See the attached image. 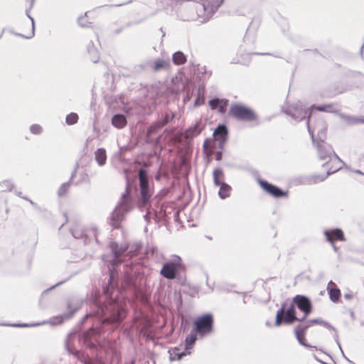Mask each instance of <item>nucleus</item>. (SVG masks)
I'll return each mask as SVG.
<instances>
[{"label":"nucleus","mask_w":364,"mask_h":364,"mask_svg":"<svg viewBox=\"0 0 364 364\" xmlns=\"http://www.w3.org/2000/svg\"><path fill=\"white\" fill-rule=\"evenodd\" d=\"M141 243L135 244L129 248L128 245H119L116 242H111L109 248L112 259L108 261L109 277L107 284L103 289L102 296L95 294L92 298L93 304L92 311L86 314L79 322L82 326L88 318L95 317L101 325L119 324L126 316V310L122 301L118 297V273L117 268L127 257L136 256L141 250Z\"/></svg>","instance_id":"f257e3e1"},{"label":"nucleus","mask_w":364,"mask_h":364,"mask_svg":"<svg viewBox=\"0 0 364 364\" xmlns=\"http://www.w3.org/2000/svg\"><path fill=\"white\" fill-rule=\"evenodd\" d=\"M296 308L301 312L309 315L313 311V304L311 299L306 295L296 294L291 301L290 306L287 308L286 303H283L282 306L277 311L275 316L276 326H280L284 323L291 325L297 319Z\"/></svg>","instance_id":"f03ea898"},{"label":"nucleus","mask_w":364,"mask_h":364,"mask_svg":"<svg viewBox=\"0 0 364 364\" xmlns=\"http://www.w3.org/2000/svg\"><path fill=\"white\" fill-rule=\"evenodd\" d=\"M135 200L132 195L131 188L127 181L124 193L122 194L119 200L108 218L109 225L114 229L120 228L126 215L133 210Z\"/></svg>","instance_id":"7ed1b4c3"},{"label":"nucleus","mask_w":364,"mask_h":364,"mask_svg":"<svg viewBox=\"0 0 364 364\" xmlns=\"http://www.w3.org/2000/svg\"><path fill=\"white\" fill-rule=\"evenodd\" d=\"M82 300L77 296H71L67 299L66 307L68 309V313H65L60 316H55L50 318L49 321H44L42 323H12V324H4L5 326H10L14 327H32L38 326L43 324L50 323L52 326L61 324L65 320L70 318L81 307Z\"/></svg>","instance_id":"20e7f679"},{"label":"nucleus","mask_w":364,"mask_h":364,"mask_svg":"<svg viewBox=\"0 0 364 364\" xmlns=\"http://www.w3.org/2000/svg\"><path fill=\"white\" fill-rule=\"evenodd\" d=\"M283 112L296 122L306 119L308 132L311 136V140L314 142L315 141L314 130L311 127L312 109L311 107H306L304 106L301 101H298L295 104L291 105L286 108H283Z\"/></svg>","instance_id":"39448f33"},{"label":"nucleus","mask_w":364,"mask_h":364,"mask_svg":"<svg viewBox=\"0 0 364 364\" xmlns=\"http://www.w3.org/2000/svg\"><path fill=\"white\" fill-rule=\"evenodd\" d=\"M214 318L211 313H205L198 316L193 321V331L199 338H204L213 331Z\"/></svg>","instance_id":"423d86ee"},{"label":"nucleus","mask_w":364,"mask_h":364,"mask_svg":"<svg viewBox=\"0 0 364 364\" xmlns=\"http://www.w3.org/2000/svg\"><path fill=\"white\" fill-rule=\"evenodd\" d=\"M229 114L241 122H252L258 118L257 114L252 108L241 103L231 104Z\"/></svg>","instance_id":"0eeeda50"},{"label":"nucleus","mask_w":364,"mask_h":364,"mask_svg":"<svg viewBox=\"0 0 364 364\" xmlns=\"http://www.w3.org/2000/svg\"><path fill=\"white\" fill-rule=\"evenodd\" d=\"M197 2L196 9L199 17L208 21L215 13L223 0H193Z\"/></svg>","instance_id":"6e6552de"},{"label":"nucleus","mask_w":364,"mask_h":364,"mask_svg":"<svg viewBox=\"0 0 364 364\" xmlns=\"http://www.w3.org/2000/svg\"><path fill=\"white\" fill-rule=\"evenodd\" d=\"M183 268L181 258L178 255H173L169 261L163 264L160 274L167 279H173Z\"/></svg>","instance_id":"1a4fd4ad"},{"label":"nucleus","mask_w":364,"mask_h":364,"mask_svg":"<svg viewBox=\"0 0 364 364\" xmlns=\"http://www.w3.org/2000/svg\"><path fill=\"white\" fill-rule=\"evenodd\" d=\"M139 189L140 196L138 200L139 208L142 210V208L151 207L150 198L152 194V191L149 187V180L146 176L139 174Z\"/></svg>","instance_id":"9d476101"},{"label":"nucleus","mask_w":364,"mask_h":364,"mask_svg":"<svg viewBox=\"0 0 364 364\" xmlns=\"http://www.w3.org/2000/svg\"><path fill=\"white\" fill-rule=\"evenodd\" d=\"M213 183L215 186L220 187L218 196L220 199L224 200L230 195L231 186L227 183L223 181L224 179V172L220 168H216L213 170Z\"/></svg>","instance_id":"9b49d317"},{"label":"nucleus","mask_w":364,"mask_h":364,"mask_svg":"<svg viewBox=\"0 0 364 364\" xmlns=\"http://www.w3.org/2000/svg\"><path fill=\"white\" fill-rule=\"evenodd\" d=\"M103 331L100 326H91L87 331L83 332L81 335V341L88 348L95 349L100 344L96 336Z\"/></svg>","instance_id":"f8f14e48"},{"label":"nucleus","mask_w":364,"mask_h":364,"mask_svg":"<svg viewBox=\"0 0 364 364\" xmlns=\"http://www.w3.org/2000/svg\"><path fill=\"white\" fill-rule=\"evenodd\" d=\"M161 128L156 122L150 125L145 134L146 143L151 144L155 148H161L162 134L159 133Z\"/></svg>","instance_id":"ddd939ff"},{"label":"nucleus","mask_w":364,"mask_h":364,"mask_svg":"<svg viewBox=\"0 0 364 364\" xmlns=\"http://www.w3.org/2000/svg\"><path fill=\"white\" fill-rule=\"evenodd\" d=\"M257 183L267 193L275 198H286L288 196L287 191H284L279 186L272 184L266 180L258 178Z\"/></svg>","instance_id":"4468645a"},{"label":"nucleus","mask_w":364,"mask_h":364,"mask_svg":"<svg viewBox=\"0 0 364 364\" xmlns=\"http://www.w3.org/2000/svg\"><path fill=\"white\" fill-rule=\"evenodd\" d=\"M72 336V334L70 333L67 336V339L65 341V348L68 352L72 355H73L82 364H107L105 363L101 358H87L85 355L79 350H73L70 346L68 340L70 337Z\"/></svg>","instance_id":"2eb2a0df"},{"label":"nucleus","mask_w":364,"mask_h":364,"mask_svg":"<svg viewBox=\"0 0 364 364\" xmlns=\"http://www.w3.org/2000/svg\"><path fill=\"white\" fill-rule=\"evenodd\" d=\"M316 146L319 159L323 161H326L323 164V167L327 166L328 161L331 160L332 154H333L336 159L340 160L338 156L333 151L331 146L326 141L318 142V144H316Z\"/></svg>","instance_id":"dca6fc26"},{"label":"nucleus","mask_w":364,"mask_h":364,"mask_svg":"<svg viewBox=\"0 0 364 364\" xmlns=\"http://www.w3.org/2000/svg\"><path fill=\"white\" fill-rule=\"evenodd\" d=\"M312 129L314 130V135L315 141L314 144L318 142L325 141L326 139L327 124L322 119H318L314 124H311Z\"/></svg>","instance_id":"f3484780"},{"label":"nucleus","mask_w":364,"mask_h":364,"mask_svg":"<svg viewBox=\"0 0 364 364\" xmlns=\"http://www.w3.org/2000/svg\"><path fill=\"white\" fill-rule=\"evenodd\" d=\"M228 129L225 124H219L213 132L215 141H218V148L223 150L228 139Z\"/></svg>","instance_id":"a211bd4d"},{"label":"nucleus","mask_w":364,"mask_h":364,"mask_svg":"<svg viewBox=\"0 0 364 364\" xmlns=\"http://www.w3.org/2000/svg\"><path fill=\"white\" fill-rule=\"evenodd\" d=\"M338 170L339 168H336L334 170H331V168H329L327 170L326 174H312L304 176L303 178L302 183L305 185H312L319 182H322L325 181L328 176Z\"/></svg>","instance_id":"6ab92c4d"},{"label":"nucleus","mask_w":364,"mask_h":364,"mask_svg":"<svg viewBox=\"0 0 364 364\" xmlns=\"http://www.w3.org/2000/svg\"><path fill=\"white\" fill-rule=\"evenodd\" d=\"M323 234L326 240L333 244L335 240L345 241L346 238L343 230L340 228L325 230Z\"/></svg>","instance_id":"aec40b11"},{"label":"nucleus","mask_w":364,"mask_h":364,"mask_svg":"<svg viewBox=\"0 0 364 364\" xmlns=\"http://www.w3.org/2000/svg\"><path fill=\"white\" fill-rule=\"evenodd\" d=\"M208 105L211 109H217L220 113L223 114L226 111L228 100L215 97L209 100Z\"/></svg>","instance_id":"412c9836"},{"label":"nucleus","mask_w":364,"mask_h":364,"mask_svg":"<svg viewBox=\"0 0 364 364\" xmlns=\"http://www.w3.org/2000/svg\"><path fill=\"white\" fill-rule=\"evenodd\" d=\"M327 290L330 299L333 302H338L341 297V291L337 287L336 284L332 281H330L327 286Z\"/></svg>","instance_id":"4be33fe9"},{"label":"nucleus","mask_w":364,"mask_h":364,"mask_svg":"<svg viewBox=\"0 0 364 364\" xmlns=\"http://www.w3.org/2000/svg\"><path fill=\"white\" fill-rule=\"evenodd\" d=\"M35 4V0H30V5L28 9H26V15L31 21V31L28 36H24L23 34L18 33L17 36H22L25 38H31L35 35V21L33 18L30 15L31 10L33 9Z\"/></svg>","instance_id":"5701e85b"},{"label":"nucleus","mask_w":364,"mask_h":364,"mask_svg":"<svg viewBox=\"0 0 364 364\" xmlns=\"http://www.w3.org/2000/svg\"><path fill=\"white\" fill-rule=\"evenodd\" d=\"M111 123L114 127L117 129H122L127 124V117L123 114H115L112 117Z\"/></svg>","instance_id":"b1692460"},{"label":"nucleus","mask_w":364,"mask_h":364,"mask_svg":"<svg viewBox=\"0 0 364 364\" xmlns=\"http://www.w3.org/2000/svg\"><path fill=\"white\" fill-rule=\"evenodd\" d=\"M87 51L90 55V58L93 63H97L100 60V53L95 46L94 43L90 41L87 45Z\"/></svg>","instance_id":"393cba45"},{"label":"nucleus","mask_w":364,"mask_h":364,"mask_svg":"<svg viewBox=\"0 0 364 364\" xmlns=\"http://www.w3.org/2000/svg\"><path fill=\"white\" fill-rule=\"evenodd\" d=\"M311 108L313 109H316L318 112H329V113H336L338 115L339 111L336 107L334 104H326V105H312L311 106Z\"/></svg>","instance_id":"a878e982"},{"label":"nucleus","mask_w":364,"mask_h":364,"mask_svg":"<svg viewBox=\"0 0 364 364\" xmlns=\"http://www.w3.org/2000/svg\"><path fill=\"white\" fill-rule=\"evenodd\" d=\"M176 117V114L172 112H167L162 114L161 118H159L156 122L160 125L162 129L164 127L171 122Z\"/></svg>","instance_id":"bb28decb"},{"label":"nucleus","mask_w":364,"mask_h":364,"mask_svg":"<svg viewBox=\"0 0 364 364\" xmlns=\"http://www.w3.org/2000/svg\"><path fill=\"white\" fill-rule=\"evenodd\" d=\"M95 159L100 166H103L107 161V152L104 148H98L95 151Z\"/></svg>","instance_id":"cd10ccee"},{"label":"nucleus","mask_w":364,"mask_h":364,"mask_svg":"<svg viewBox=\"0 0 364 364\" xmlns=\"http://www.w3.org/2000/svg\"><path fill=\"white\" fill-rule=\"evenodd\" d=\"M197 336L198 334L192 330L186 336L184 343V350L186 352H189V350L193 348L197 340Z\"/></svg>","instance_id":"c85d7f7f"},{"label":"nucleus","mask_w":364,"mask_h":364,"mask_svg":"<svg viewBox=\"0 0 364 364\" xmlns=\"http://www.w3.org/2000/svg\"><path fill=\"white\" fill-rule=\"evenodd\" d=\"M77 166H78V165L76 166L74 171H73L71 176L70 178V180L68 182L63 183L58 188V196H60V197L64 196L68 191L70 186L71 181L73 179V178L75 176Z\"/></svg>","instance_id":"c756f323"},{"label":"nucleus","mask_w":364,"mask_h":364,"mask_svg":"<svg viewBox=\"0 0 364 364\" xmlns=\"http://www.w3.org/2000/svg\"><path fill=\"white\" fill-rule=\"evenodd\" d=\"M203 128L204 125L202 124L201 122H197L194 125L188 127L186 132L188 136L194 137L198 136Z\"/></svg>","instance_id":"7c9ffc66"},{"label":"nucleus","mask_w":364,"mask_h":364,"mask_svg":"<svg viewBox=\"0 0 364 364\" xmlns=\"http://www.w3.org/2000/svg\"><path fill=\"white\" fill-rule=\"evenodd\" d=\"M169 353V358L171 361L173 360H179L183 356L190 354V352H186L185 350L182 352H180L179 348H174L168 351Z\"/></svg>","instance_id":"2f4dec72"},{"label":"nucleus","mask_w":364,"mask_h":364,"mask_svg":"<svg viewBox=\"0 0 364 364\" xmlns=\"http://www.w3.org/2000/svg\"><path fill=\"white\" fill-rule=\"evenodd\" d=\"M186 60V55L181 51H176L172 55V61L176 65H183Z\"/></svg>","instance_id":"473e14b6"},{"label":"nucleus","mask_w":364,"mask_h":364,"mask_svg":"<svg viewBox=\"0 0 364 364\" xmlns=\"http://www.w3.org/2000/svg\"><path fill=\"white\" fill-rule=\"evenodd\" d=\"M122 286L124 288L135 289L136 287L135 278L132 274H126L122 282Z\"/></svg>","instance_id":"72a5a7b5"},{"label":"nucleus","mask_w":364,"mask_h":364,"mask_svg":"<svg viewBox=\"0 0 364 364\" xmlns=\"http://www.w3.org/2000/svg\"><path fill=\"white\" fill-rule=\"evenodd\" d=\"M169 65V63L165 60L158 58L153 64V70L155 72H158L163 69H166Z\"/></svg>","instance_id":"f704fd0d"},{"label":"nucleus","mask_w":364,"mask_h":364,"mask_svg":"<svg viewBox=\"0 0 364 364\" xmlns=\"http://www.w3.org/2000/svg\"><path fill=\"white\" fill-rule=\"evenodd\" d=\"M338 116L343 119L348 126H353L358 124V117L353 115H348L342 112L338 113Z\"/></svg>","instance_id":"c9c22d12"},{"label":"nucleus","mask_w":364,"mask_h":364,"mask_svg":"<svg viewBox=\"0 0 364 364\" xmlns=\"http://www.w3.org/2000/svg\"><path fill=\"white\" fill-rule=\"evenodd\" d=\"M204 90H205V88L203 86H199L198 90V95L194 101L195 107H199L204 104V102H205V97L203 96Z\"/></svg>","instance_id":"e433bc0d"},{"label":"nucleus","mask_w":364,"mask_h":364,"mask_svg":"<svg viewBox=\"0 0 364 364\" xmlns=\"http://www.w3.org/2000/svg\"><path fill=\"white\" fill-rule=\"evenodd\" d=\"M294 332L295 336L296 338V340L298 341V342L300 345H301L304 347L308 348H314V346H311V345L306 343V341H305L306 333H301V331H295V330H294Z\"/></svg>","instance_id":"4c0bfd02"},{"label":"nucleus","mask_w":364,"mask_h":364,"mask_svg":"<svg viewBox=\"0 0 364 364\" xmlns=\"http://www.w3.org/2000/svg\"><path fill=\"white\" fill-rule=\"evenodd\" d=\"M255 22L252 21L250 23L249 27L247 29L245 36V42L247 43L250 41V38H252V43H254L255 42Z\"/></svg>","instance_id":"58836bf2"},{"label":"nucleus","mask_w":364,"mask_h":364,"mask_svg":"<svg viewBox=\"0 0 364 364\" xmlns=\"http://www.w3.org/2000/svg\"><path fill=\"white\" fill-rule=\"evenodd\" d=\"M309 323H311V324H321L323 326L326 327L327 328L331 329L333 331H336V328L333 327L331 324H330L328 322L322 320L321 318H312L309 319Z\"/></svg>","instance_id":"ea45409f"},{"label":"nucleus","mask_w":364,"mask_h":364,"mask_svg":"<svg viewBox=\"0 0 364 364\" xmlns=\"http://www.w3.org/2000/svg\"><path fill=\"white\" fill-rule=\"evenodd\" d=\"M14 188V183L11 180H4L0 182L1 191H11Z\"/></svg>","instance_id":"a19ab883"},{"label":"nucleus","mask_w":364,"mask_h":364,"mask_svg":"<svg viewBox=\"0 0 364 364\" xmlns=\"http://www.w3.org/2000/svg\"><path fill=\"white\" fill-rule=\"evenodd\" d=\"M78 114L75 112H70L65 117V122L68 125L75 124L78 121Z\"/></svg>","instance_id":"79ce46f5"},{"label":"nucleus","mask_w":364,"mask_h":364,"mask_svg":"<svg viewBox=\"0 0 364 364\" xmlns=\"http://www.w3.org/2000/svg\"><path fill=\"white\" fill-rule=\"evenodd\" d=\"M193 95V90H191L188 86L184 87V93L183 97V103L186 104L189 102Z\"/></svg>","instance_id":"37998d69"},{"label":"nucleus","mask_w":364,"mask_h":364,"mask_svg":"<svg viewBox=\"0 0 364 364\" xmlns=\"http://www.w3.org/2000/svg\"><path fill=\"white\" fill-rule=\"evenodd\" d=\"M311 326V323H309V320L306 321V322L296 325L294 327L295 331H299L302 333H306L307 329Z\"/></svg>","instance_id":"c03bdc74"},{"label":"nucleus","mask_w":364,"mask_h":364,"mask_svg":"<svg viewBox=\"0 0 364 364\" xmlns=\"http://www.w3.org/2000/svg\"><path fill=\"white\" fill-rule=\"evenodd\" d=\"M30 132L33 134L38 135L42 133L43 128L41 125H39L38 124H33L30 127Z\"/></svg>","instance_id":"a18cd8bd"},{"label":"nucleus","mask_w":364,"mask_h":364,"mask_svg":"<svg viewBox=\"0 0 364 364\" xmlns=\"http://www.w3.org/2000/svg\"><path fill=\"white\" fill-rule=\"evenodd\" d=\"M71 232H72L73 236L76 239L83 238L85 236L84 232L77 228L71 230Z\"/></svg>","instance_id":"49530a36"},{"label":"nucleus","mask_w":364,"mask_h":364,"mask_svg":"<svg viewBox=\"0 0 364 364\" xmlns=\"http://www.w3.org/2000/svg\"><path fill=\"white\" fill-rule=\"evenodd\" d=\"M191 63L192 66L194 68V69H193L194 71H196L197 70L198 71L201 73L203 75H207L205 66L200 67V65H195L193 63Z\"/></svg>","instance_id":"de8ad7c7"},{"label":"nucleus","mask_w":364,"mask_h":364,"mask_svg":"<svg viewBox=\"0 0 364 364\" xmlns=\"http://www.w3.org/2000/svg\"><path fill=\"white\" fill-rule=\"evenodd\" d=\"M86 16H87V12L85 13L84 16H81L78 17L77 22H78V25L80 26H81V27H89L90 26L89 24L90 23H85L84 18Z\"/></svg>","instance_id":"09e8293b"},{"label":"nucleus","mask_w":364,"mask_h":364,"mask_svg":"<svg viewBox=\"0 0 364 364\" xmlns=\"http://www.w3.org/2000/svg\"><path fill=\"white\" fill-rule=\"evenodd\" d=\"M170 211L166 210V207H165L164 205H161L160 209V217H161L163 219L166 220L168 218V213H170Z\"/></svg>","instance_id":"8fccbe9b"},{"label":"nucleus","mask_w":364,"mask_h":364,"mask_svg":"<svg viewBox=\"0 0 364 364\" xmlns=\"http://www.w3.org/2000/svg\"><path fill=\"white\" fill-rule=\"evenodd\" d=\"M145 67H146V65H144V64H140V65H135L134 67V71L135 73L142 72L145 69Z\"/></svg>","instance_id":"3c124183"},{"label":"nucleus","mask_w":364,"mask_h":364,"mask_svg":"<svg viewBox=\"0 0 364 364\" xmlns=\"http://www.w3.org/2000/svg\"><path fill=\"white\" fill-rule=\"evenodd\" d=\"M64 282H65V281L59 282H58L57 284H55V285L52 286L51 287H50V288H48V289H46V290H44V291H43V293H42V296H43V295L46 294H47L49 291H50L51 289H53L55 288L56 287H58V286H59V285H60V284H63Z\"/></svg>","instance_id":"603ef678"},{"label":"nucleus","mask_w":364,"mask_h":364,"mask_svg":"<svg viewBox=\"0 0 364 364\" xmlns=\"http://www.w3.org/2000/svg\"><path fill=\"white\" fill-rule=\"evenodd\" d=\"M150 208L151 207H149L148 208H144V209L146 210V213L144 215V219L147 222L149 223L150 221ZM144 209V208H142V210Z\"/></svg>","instance_id":"864d4df0"},{"label":"nucleus","mask_w":364,"mask_h":364,"mask_svg":"<svg viewBox=\"0 0 364 364\" xmlns=\"http://www.w3.org/2000/svg\"><path fill=\"white\" fill-rule=\"evenodd\" d=\"M223 150L218 151L215 153V159L216 161H221L223 159Z\"/></svg>","instance_id":"5fc2aeb1"},{"label":"nucleus","mask_w":364,"mask_h":364,"mask_svg":"<svg viewBox=\"0 0 364 364\" xmlns=\"http://www.w3.org/2000/svg\"><path fill=\"white\" fill-rule=\"evenodd\" d=\"M308 316L309 315H306L305 313H303V316L301 318L297 317V319H296L295 321H299L301 323H304L308 320L306 319Z\"/></svg>","instance_id":"6e6d98bb"},{"label":"nucleus","mask_w":364,"mask_h":364,"mask_svg":"<svg viewBox=\"0 0 364 364\" xmlns=\"http://www.w3.org/2000/svg\"><path fill=\"white\" fill-rule=\"evenodd\" d=\"M334 332L336 333V334L334 336V340H335L336 343H337V345L338 346L339 349L341 350V343L339 342L338 335L337 333V331H334Z\"/></svg>","instance_id":"4d7b16f0"},{"label":"nucleus","mask_w":364,"mask_h":364,"mask_svg":"<svg viewBox=\"0 0 364 364\" xmlns=\"http://www.w3.org/2000/svg\"><path fill=\"white\" fill-rule=\"evenodd\" d=\"M23 199L28 200L34 208H38V205L36 203H34L32 200L28 198V197H22Z\"/></svg>","instance_id":"13d9d810"},{"label":"nucleus","mask_w":364,"mask_h":364,"mask_svg":"<svg viewBox=\"0 0 364 364\" xmlns=\"http://www.w3.org/2000/svg\"><path fill=\"white\" fill-rule=\"evenodd\" d=\"M314 358L315 360H316L318 362H319V363H321L322 364H330L328 363H326V362H324V361L321 360L320 359V358H318V355H316V354H314Z\"/></svg>","instance_id":"bf43d9fd"},{"label":"nucleus","mask_w":364,"mask_h":364,"mask_svg":"<svg viewBox=\"0 0 364 364\" xmlns=\"http://www.w3.org/2000/svg\"><path fill=\"white\" fill-rule=\"evenodd\" d=\"M124 26H122V27H120V28H117V29L114 30V31H113V33H114V35L119 34V33H120L124 30Z\"/></svg>","instance_id":"052dcab7"},{"label":"nucleus","mask_w":364,"mask_h":364,"mask_svg":"<svg viewBox=\"0 0 364 364\" xmlns=\"http://www.w3.org/2000/svg\"><path fill=\"white\" fill-rule=\"evenodd\" d=\"M343 297L346 299H350L353 298V294L351 293H346V294H344Z\"/></svg>","instance_id":"680f3d73"},{"label":"nucleus","mask_w":364,"mask_h":364,"mask_svg":"<svg viewBox=\"0 0 364 364\" xmlns=\"http://www.w3.org/2000/svg\"><path fill=\"white\" fill-rule=\"evenodd\" d=\"M181 326H182L183 325H186V323H187V319L183 315H181Z\"/></svg>","instance_id":"e2e57ef3"},{"label":"nucleus","mask_w":364,"mask_h":364,"mask_svg":"<svg viewBox=\"0 0 364 364\" xmlns=\"http://www.w3.org/2000/svg\"><path fill=\"white\" fill-rule=\"evenodd\" d=\"M173 216H174L175 220H178V217H179V211L178 210L174 211Z\"/></svg>","instance_id":"0e129e2a"},{"label":"nucleus","mask_w":364,"mask_h":364,"mask_svg":"<svg viewBox=\"0 0 364 364\" xmlns=\"http://www.w3.org/2000/svg\"><path fill=\"white\" fill-rule=\"evenodd\" d=\"M358 124H364V117H358Z\"/></svg>","instance_id":"69168bd1"},{"label":"nucleus","mask_w":364,"mask_h":364,"mask_svg":"<svg viewBox=\"0 0 364 364\" xmlns=\"http://www.w3.org/2000/svg\"><path fill=\"white\" fill-rule=\"evenodd\" d=\"M254 55H270L271 54L269 53H254Z\"/></svg>","instance_id":"338daca9"},{"label":"nucleus","mask_w":364,"mask_h":364,"mask_svg":"<svg viewBox=\"0 0 364 364\" xmlns=\"http://www.w3.org/2000/svg\"><path fill=\"white\" fill-rule=\"evenodd\" d=\"M15 194H16L17 196H18V197H20V198H22V197H24L23 196H22V193H21V191H15Z\"/></svg>","instance_id":"774afa93"}]
</instances>
